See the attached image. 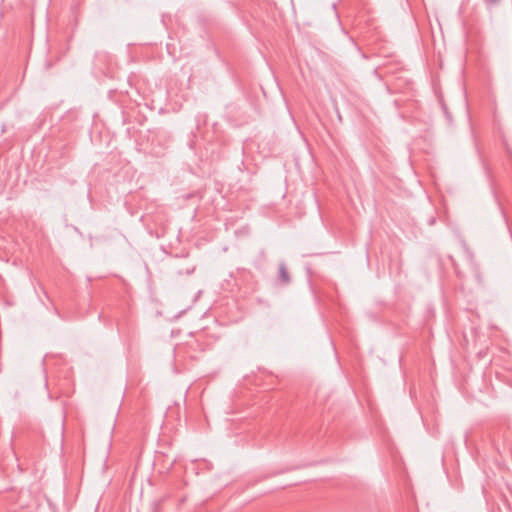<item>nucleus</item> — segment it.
Segmentation results:
<instances>
[{
  "label": "nucleus",
  "instance_id": "obj_1",
  "mask_svg": "<svg viewBox=\"0 0 512 512\" xmlns=\"http://www.w3.org/2000/svg\"><path fill=\"white\" fill-rule=\"evenodd\" d=\"M278 282L282 285H288L291 282V277L289 275V272L287 271V268H286V265L284 262H281L279 264Z\"/></svg>",
  "mask_w": 512,
  "mask_h": 512
}]
</instances>
